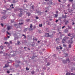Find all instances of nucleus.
<instances>
[{
  "label": "nucleus",
  "mask_w": 75,
  "mask_h": 75,
  "mask_svg": "<svg viewBox=\"0 0 75 75\" xmlns=\"http://www.w3.org/2000/svg\"><path fill=\"white\" fill-rule=\"evenodd\" d=\"M68 38H69L68 37H64V39L62 40V43H65V42H64V41L65 42H66V40H68Z\"/></svg>",
  "instance_id": "1"
},
{
  "label": "nucleus",
  "mask_w": 75,
  "mask_h": 75,
  "mask_svg": "<svg viewBox=\"0 0 75 75\" xmlns=\"http://www.w3.org/2000/svg\"><path fill=\"white\" fill-rule=\"evenodd\" d=\"M53 36V35H49V33H46L45 34V36L47 37H52Z\"/></svg>",
  "instance_id": "2"
},
{
  "label": "nucleus",
  "mask_w": 75,
  "mask_h": 75,
  "mask_svg": "<svg viewBox=\"0 0 75 75\" xmlns=\"http://www.w3.org/2000/svg\"><path fill=\"white\" fill-rule=\"evenodd\" d=\"M7 30H11V26H8L7 27Z\"/></svg>",
  "instance_id": "3"
},
{
  "label": "nucleus",
  "mask_w": 75,
  "mask_h": 75,
  "mask_svg": "<svg viewBox=\"0 0 75 75\" xmlns=\"http://www.w3.org/2000/svg\"><path fill=\"white\" fill-rule=\"evenodd\" d=\"M67 15H65V16H64L63 15H62V18H67Z\"/></svg>",
  "instance_id": "4"
},
{
  "label": "nucleus",
  "mask_w": 75,
  "mask_h": 75,
  "mask_svg": "<svg viewBox=\"0 0 75 75\" xmlns=\"http://www.w3.org/2000/svg\"><path fill=\"white\" fill-rule=\"evenodd\" d=\"M28 30V28H26L24 30V31L25 32L27 31V30Z\"/></svg>",
  "instance_id": "5"
},
{
  "label": "nucleus",
  "mask_w": 75,
  "mask_h": 75,
  "mask_svg": "<svg viewBox=\"0 0 75 75\" xmlns=\"http://www.w3.org/2000/svg\"><path fill=\"white\" fill-rule=\"evenodd\" d=\"M62 61L64 64H65V63H67V62H66V61L65 60H62Z\"/></svg>",
  "instance_id": "6"
},
{
  "label": "nucleus",
  "mask_w": 75,
  "mask_h": 75,
  "mask_svg": "<svg viewBox=\"0 0 75 75\" xmlns=\"http://www.w3.org/2000/svg\"><path fill=\"white\" fill-rule=\"evenodd\" d=\"M17 44H18V45H20V44H21V43H20V42L18 41H17Z\"/></svg>",
  "instance_id": "7"
},
{
  "label": "nucleus",
  "mask_w": 75,
  "mask_h": 75,
  "mask_svg": "<svg viewBox=\"0 0 75 75\" xmlns=\"http://www.w3.org/2000/svg\"><path fill=\"white\" fill-rule=\"evenodd\" d=\"M66 61H67V62H69V60L68 58L66 59Z\"/></svg>",
  "instance_id": "8"
},
{
  "label": "nucleus",
  "mask_w": 75,
  "mask_h": 75,
  "mask_svg": "<svg viewBox=\"0 0 75 75\" xmlns=\"http://www.w3.org/2000/svg\"><path fill=\"white\" fill-rule=\"evenodd\" d=\"M54 16H55L54 17H57V16H58V15L57 14H55L54 15Z\"/></svg>",
  "instance_id": "9"
},
{
  "label": "nucleus",
  "mask_w": 75,
  "mask_h": 75,
  "mask_svg": "<svg viewBox=\"0 0 75 75\" xmlns=\"http://www.w3.org/2000/svg\"><path fill=\"white\" fill-rule=\"evenodd\" d=\"M39 26L40 27H41L42 26V24H40L39 25Z\"/></svg>",
  "instance_id": "10"
},
{
  "label": "nucleus",
  "mask_w": 75,
  "mask_h": 75,
  "mask_svg": "<svg viewBox=\"0 0 75 75\" xmlns=\"http://www.w3.org/2000/svg\"><path fill=\"white\" fill-rule=\"evenodd\" d=\"M20 10L21 11H20V13H22L23 12V9H20Z\"/></svg>",
  "instance_id": "11"
},
{
  "label": "nucleus",
  "mask_w": 75,
  "mask_h": 75,
  "mask_svg": "<svg viewBox=\"0 0 75 75\" xmlns=\"http://www.w3.org/2000/svg\"><path fill=\"white\" fill-rule=\"evenodd\" d=\"M71 75V74L69 73H67L66 74V75Z\"/></svg>",
  "instance_id": "12"
},
{
  "label": "nucleus",
  "mask_w": 75,
  "mask_h": 75,
  "mask_svg": "<svg viewBox=\"0 0 75 75\" xmlns=\"http://www.w3.org/2000/svg\"><path fill=\"white\" fill-rule=\"evenodd\" d=\"M0 48L1 49V50H3V46H0Z\"/></svg>",
  "instance_id": "13"
},
{
  "label": "nucleus",
  "mask_w": 75,
  "mask_h": 75,
  "mask_svg": "<svg viewBox=\"0 0 75 75\" xmlns=\"http://www.w3.org/2000/svg\"><path fill=\"white\" fill-rule=\"evenodd\" d=\"M30 28H32V27H33V25L32 24H31L30 25Z\"/></svg>",
  "instance_id": "14"
},
{
  "label": "nucleus",
  "mask_w": 75,
  "mask_h": 75,
  "mask_svg": "<svg viewBox=\"0 0 75 75\" xmlns=\"http://www.w3.org/2000/svg\"><path fill=\"white\" fill-rule=\"evenodd\" d=\"M29 31H31V30H33V28H30L29 29Z\"/></svg>",
  "instance_id": "15"
},
{
  "label": "nucleus",
  "mask_w": 75,
  "mask_h": 75,
  "mask_svg": "<svg viewBox=\"0 0 75 75\" xmlns=\"http://www.w3.org/2000/svg\"><path fill=\"white\" fill-rule=\"evenodd\" d=\"M2 18H3L5 19V18H7V17H6L5 16H3Z\"/></svg>",
  "instance_id": "16"
},
{
  "label": "nucleus",
  "mask_w": 75,
  "mask_h": 75,
  "mask_svg": "<svg viewBox=\"0 0 75 75\" xmlns=\"http://www.w3.org/2000/svg\"><path fill=\"white\" fill-rule=\"evenodd\" d=\"M27 14H28V16H30V13H27Z\"/></svg>",
  "instance_id": "17"
},
{
  "label": "nucleus",
  "mask_w": 75,
  "mask_h": 75,
  "mask_svg": "<svg viewBox=\"0 0 75 75\" xmlns=\"http://www.w3.org/2000/svg\"><path fill=\"white\" fill-rule=\"evenodd\" d=\"M33 40H36V41H37V38L35 39V38H33Z\"/></svg>",
  "instance_id": "18"
},
{
  "label": "nucleus",
  "mask_w": 75,
  "mask_h": 75,
  "mask_svg": "<svg viewBox=\"0 0 75 75\" xmlns=\"http://www.w3.org/2000/svg\"><path fill=\"white\" fill-rule=\"evenodd\" d=\"M22 15V13H21L19 15V17H21V15Z\"/></svg>",
  "instance_id": "19"
},
{
  "label": "nucleus",
  "mask_w": 75,
  "mask_h": 75,
  "mask_svg": "<svg viewBox=\"0 0 75 75\" xmlns=\"http://www.w3.org/2000/svg\"><path fill=\"white\" fill-rule=\"evenodd\" d=\"M68 30H65V32L66 33H68Z\"/></svg>",
  "instance_id": "20"
},
{
  "label": "nucleus",
  "mask_w": 75,
  "mask_h": 75,
  "mask_svg": "<svg viewBox=\"0 0 75 75\" xmlns=\"http://www.w3.org/2000/svg\"><path fill=\"white\" fill-rule=\"evenodd\" d=\"M61 18H62V17H60L59 18V20H61Z\"/></svg>",
  "instance_id": "21"
},
{
  "label": "nucleus",
  "mask_w": 75,
  "mask_h": 75,
  "mask_svg": "<svg viewBox=\"0 0 75 75\" xmlns=\"http://www.w3.org/2000/svg\"><path fill=\"white\" fill-rule=\"evenodd\" d=\"M47 71H48V72H50V69L49 68V69H47Z\"/></svg>",
  "instance_id": "22"
},
{
  "label": "nucleus",
  "mask_w": 75,
  "mask_h": 75,
  "mask_svg": "<svg viewBox=\"0 0 75 75\" xmlns=\"http://www.w3.org/2000/svg\"><path fill=\"white\" fill-rule=\"evenodd\" d=\"M26 70H29L30 69H29L27 67H26Z\"/></svg>",
  "instance_id": "23"
},
{
  "label": "nucleus",
  "mask_w": 75,
  "mask_h": 75,
  "mask_svg": "<svg viewBox=\"0 0 75 75\" xmlns=\"http://www.w3.org/2000/svg\"><path fill=\"white\" fill-rule=\"evenodd\" d=\"M47 65H50V63H48L47 64Z\"/></svg>",
  "instance_id": "24"
},
{
  "label": "nucleus",
  "mask_w": 75,
  "mask_h": 75,
  "mask_svg": "<svg viewBox=\"0 0 75 75\" xmlns=\"http://www.w3.org/2000/svg\"><path fill=\"white\" fill-rule=\"evenodd\" d=\"M19 24H20V25H22V24H23V23H19Z\"/></svg>",
  "instance_id": "25"
},
{
  "label": "nucleus",
  "mask_w": 75,
  "mask_h": 75,
  "mask_svg": "<svg viewBox=\"0 0 75 75\" xmlns=\"http://www.w3.org/2000/svg\"><path fill=\"white\" fill-rule=\"evenodd\" d=\"M1 25L2 27H3V26H4V25H3V23H1Z\"/></svg>",
  "instance_id": "26"
},
{
  "label": "nucleus",
  "mask_w": 75,
  "mask_h": 75,
  "mask_svg": "<svg viewBox=\"0 0 75 75\" xmlns=\"http://www.w3.org/2000/svg\"><path fill=\"white\" fill-rule=\"evenodd\" d=\"M71 35V33H69V34H68V36H70Z\"/></svg>",
  "instance_id": "27"
},
{
  "label": "nucleus",
  "mask_w": 75,
  "mask_h": 75,
  "mask_svg": "<svg viewBox=\"0 0 75 75\" xmlns=\"http://www.w3.org/2000/svg\"><path fill=\"white\" fill-rule=\"evenodd\" d=\"M31 73L32 74H34V71H32Z\"/></svg>",
  "instance_id": "28"
},
{
  "label": "nucleus",
  "mask_w": 75,
  "mask_h": 75,
  "mask_svg": "<svg viewBox=\"0 0 75 75\" xmlns=\"http://www.w3.org/2000/svg\"><path fill=\"white\" fill-rule=\"evenodd\" d=\"M58 40H59V38H57L56 39V40L57 41H58Z\"/></svg>",
  "instance_id": "29"
},
{
  "label": "nucleus",
  "mask_w": 75,
  "mask_h": 75,
  "mask_svg": "<svg viewBox=\"0 0 75 75\" xmlns=\"http://www.w3.org/2000/svg\"><path fill=\"white\" fill-rule=\"evenodd\" d=\"M68 28L69 29H71V27H68Z\"/></svg>",
  "instance_id": "30"
},
{
  "label": "nucleus",
  "mask_w": 75,
  "mask_h": 75,
  "mask_svg": "<svg viewBox=\"0 0 75 75\" xmlns=\"http://www.w3.org/2000/svg\"><path fill=\"white\" fill-rule=\"evenodd\" d=\"M7 33L8 35H10V33L8 32V31H7Z\"/></svg>",
  "instance_id": "31"
},
{
  "label": "nucleus",
  "mask_w": 75,
  "mask_h": 75,
  "mask_svg": "<svg viewBox=\"0 0 75 75\" xmlns=\"http://www.w3.org/2000/svg\"><path fill=\"white\" fill-rule=\"evenodd\" d=\"M65 26H63L62 27V29H63V28H65Z\"/></svg>",
  "instance_id": "32"
},
{
  "label": "nucleus",
  "mask_w": 75,
  "mask_h": 75,
  "mask_svg": "<svg viewBox=\"0 0 75 75\" xmlns=\"http://www.w3.org/2000/svg\"><path fill=\"white\" fill-rule=\"evenodd\" d=\"M5 67H8V65H7L6 64L5 65Z\"/></svg>",
  "instance_id": "33"
},
{
  "label": "nucleus",
  "mask_w": 75,
  "mask_h": 75,
  "mask_svg": "<svg viewBox=\"0 0 75 75\" xmlns=\"http://www.w3.org/2000/svg\"><path fill=\"white\" fill-rule=\"evenodd\" d=\"M63 46L64 47H66V45H65L63 44Z\"/></svg>",
  "instance_id": "34"
},
{
  "label": "nucleus",
  "mask_w": 75,
  "mask_h": 75,
  "mask_svg": "<svg viewBox=\"0 0 75 75\" xmlns=\"http://www.w3.org/2000/svg\"><path fill=\"white\" fill-rule=\"evenodd\" d=\"M69 1L70 2H72L73 1V0H69Z\"/></svg>",
  "instance_id": "35"
},
{
  "label": "nucleus",
  "mask_w": 75,
  "mask_h": 75,
  "mask_svg": "<svg viewBox=\"0 0 75 75\" xmlns=\"http://www.w3.org/2000/svg\"><path fill=\"white\" fill-rule=\"evenodd\" d=\"M27 21H30V19H28L26 20Z\"/></svg>",
  "instance_id": "36"
},
{
  "label": "nucleus",
  "mask_w": 75,
  "mask_h": 75,
  "mask_svg": "<svg viewBox=\"0 0 75 75\" xmlns=\"http://www.w3.org/2000/svg\"><path fill=\"white\" fill-rule=\"evenodd\" d=\"M69 48H71V45H69Z\"/></svg>",
  "instance_id": "37"
},
{
  "label": "nucleus",
  "mask_w": 75,
  "mask_h": 75,
  "mask_svg": "<svg viewBox=\"0 0 75 75\" xmlns=\"http://www.w3.org/2000/svg\"><path fill=\"white\" fill-rule=\"evenodd\" d=\"M36 19H38V18H38V17H36Z\"/></svg>",
  "instance_id": "38"
},
{
  "label": "nucleus",
  "mask_w": 75,
  "mask_h": 75,
  "mask_svg": "<svg viewBox=\"0 0 75 75\" xmlns=\"http://www.w3.org/2000/svg\"><path fill=\"white\" fill-rule=\"evenodd\" d=\"M4 39H5V40H7V37H6V38H4Z\"/></svg>",
  "instance_id": "39"
},
{
  "label": "nucleus",
  "mask_w": 75,
  "mask_h": 75,
  "mask_svg": "<svg viewBox=\"0 0 75 75\" xmlns=\"http://www.w3.org/2000/svg\"><path fill=\"white\" fill-rule=\"evenodd\" d=\"M59 49L58 47L56 48V50H59Z\"/></svg>",
  "instance_id": "40"
},
{
  "label": "nucleus",
  "mask_w": 75,
  "mask_h": 75,
  "mask_svg": "<svg viewBox=\"0 0 75 75\" xmlns=\"http://www.w3.org/2000/svg\"><path fill=\"white\" fill-rule=\"evenodd\" d=\"M3 53V52L1 51H0V54H2Z\"/></svg>",
  "instance_id": "41"
},
{
  "label": "nucleus",
  "mask_w": 75,
  "mask_h": 75,
  "mask_svg": "<svg viewBox=\"0 0 75 75\" xmlns=\"http://www.w3.org/2000/svg\"><path fill=\"white\" fill-rule=\"evenodd\" d=\"M4 44H8V42H6Z\"/></svg>",
  "instance_id": "42"
},
{
  "label": "nucleus",
  "mask_w": 75,
  "mask_h": 75,
  "mask_svg": "<svg viewBox=\"0 0 75 75\" xmlns=\"http://www.w3.org/2000/svg\"><path fill=\"white\" fill-rule=\"evenodd\" d=\"M58 20H57L56 21V23H57V22H58Z\"/></svg>",
  "instance_id": "43"
},
{
  "label": "nucleus",
  "mask_w": 75,
  "mask_h": 75,
  "mask_svg": "<svg viewBox=\"0 0 75 75\" xmlns=\"http://www.w3.org/2000/svg\"><path fill=\"white\" fill-rule=\"evenodd\" d=\"M10 44H12V42L11 41H10Z\"/></svg>",
  "instance_id": "44"
},
{
  "label": "nucleus",
  "mask_w": 75,
  "mask_h": 75,
  "mask_svg": "<svg viewBox=\"0 0 75 75\" xmlns=\"http://www.w3.org/2000/svg\"><path fill=\"white\" fill-rule=\"evenodd\" d=\"M67 23V22H65V24L66 25H67V24H68V23Z\"/></svg>",
  "instance_id": "45"
},
{
  "label": "nucleus",
  "mask_w": 75,
  "mask_h": 75,
  "mask_svg": "<svg viewBox=\"0 0 75 75\" xmlns=\"http://www.w3.org/2000/svg\"><path fill=\"white\" fill-rule=\"evenodd\" d=\"M7 73H8V74H9V73H10V71H7Z\"/></svg>",
  "instance_id": "46"
},
{
  "label": "nucleus",
  "mask_w": 75,
  "mask_h": 75,
  "mask_svg": "<svg viewBox=\"0 0 75 75\" xmlns=\"http://www.w3.org/2000/svg\"><path fill=\"white\" fill-rule=\"evenodd\" d=\"M56 13L57 14H58V11H56Z\"/></svg>",
  "instance_id": "47"
},
{
  "label": "nucleus",
  "mask_w": 75,
  "mask_h": 75,
  "mask_svg": "<svg viewBox=\"0 0 75 75\" xmlns=\"http://www.w3.org/2000/svg\"><path fill=\"white\" fill-rule=\"evenodd\" d=\"M60 50H61V49H62V47H60Z\"/></svg>",
  "instance_id": "48"
},
{
  "label": "nucleus",
  "mask_w": 75,
  "mask_h": 75,
  "mask_svg": "<svg viewBox=\"0 0 75 75\" xmlns=\"http://www.w3.org/2000/svg\"><path fill=\"white\" fill-rule=\"evenodd\" d=\"M43 69H45L46 68H45V67H43Z\"/></svg>",
  "instance_id": "49"
},
{
  "label": "nucleus",
  "mask_w": 75,
  "mask_h": 75,
  "mask_svg": "<svg viewBox=\"0 0 75 75\" xmlns=\"http://www.w3.org/2000/svg\"><path fill=\"white\" fill-rule=\"evenodd\" d=\"M13 21H13V20H12V21H11V23H13Z\"/></svg>",
  "instance_id": "50"
},
{
  "label": "nucleus",
  "mask_w": 75,
  "mask_h": 75,
  "mask_svg": "<svg viewBox=\"0 0 75 75\" xmlns=\"http://www.w3.org/2000/svg\"><path fill=\"white\" fill-rule=\"evenodd\" d=\"M38 43H40V41H38Z\"/></svg>",
  "instance_id": "51"
},
{
  "label": "nucleus",
  "mask_w": 75,
  "mask_h": 75,
  "mask_svg": "<svg viewBox=\"0 0 75 75\" xmlns=\"http://www.w3.org/2000/svg\"><path fill=\"white\" fill-rule=\"evenodd\" d=\"M66 22L67 23H69V22H68V21H67Z\"/></svg>",
  "instance_id": "52"
},
{
  "label": "nucleus",
  "mask_w": 75,
  "mask_h": 75,
  "mask_svg": "<svg viewBox=\"0 0 75 75\" xmlns=\"http://www.w3.org/2000/svg\"><path fill=\"white\" fill-rule=\"evenodd\" d=\"M32 7L33 8H34V6H32Z\"/></svg>",
  "instance_id": "53"
},
{
  "label": "nucleus",
  "mask_w": 75,
  "mask_h": 75,
  "mask_svg": "<svg viewBox=\"0 0 75 75\" xmlns=\"http://www.w3.org/2000/svg\"><path fill=\"white\" fill-rule=\"evenodd\" d=\"M58 1H59V2H61V1H60V0H58Z\"/></svg>",
  "instance_id": "54"
},
{
  "label": "nucleus",
  "mask_w": 75,
  "mask_h": 75,
  "mask_svg": "<svg viewBox=\"0 0 75 75\" xmlns=\"http://www.w3.org/2000/svg\"><path fill=\"white\" fill-rule=\"evenodd\" d=\"M71 74L73 75H75V74H74L72 73Z\"/></svg>",
  "instance_id": "55"
},
{
  "label": "nucleus",
  "mask_w": 75,
  "mask_h": 75,
  "mask_svg": "<svg viewBox=\"0 0 75 75\" xmlns=\"http://www.w3.org/2000/svg\"><path fill=\"white\" fill-rule=\"evenodd\" d=\"M7 38H10V36H8L7 37Z\"/></svg>",
  "instance_id": "56"
},
{
  "label": "nucleus",
  "mask_w": 75,
  "mask_h": 75,
  "mask_svg": "<svg viewBox=\"0 0 75 75\" xmlns=\"http://www.w3.org/2000/svg\"><path fill=\"white\" fill-rule=\"evenodd\" d=\"M45 12L46 13H47V10H46L45 11Z\"/></svg>",
  "instance_id": "57"
},
{
  "label": "nucleus",
  "mask_w": 75,
  "mask_h": 75,
  "mask_svg": "<svg viewBox=\"0 0 75 75\" xmlns=\"http://www.w3.org/2000/svg\"><path fill=\"white\" fill-rule=\"evenodd\" d=\"M59 34H61V33L60 32H59Z\"/></svg>",
  "instance_id": "58"
},
{
  "label": "nucleus",
  "mask_w": 75,
  "mask_h": 75,
  "mask_svg": "<svg viewBox=\"0 0 75 75\" xmlns=\"http://www.w3.org/2000/svg\"><path fill=\"white\" fill-rule=\"evenodd\" d=\"M74 24H75L74 23H73V25H74Z\"/></svg>",
  "instance_id": "59"
},
{
  "label": "nucleus",
  "mask_w": 75,
  "mask_h": 75,
  "mask_svg": "<svg viewBox=\"0 0 75 75\" xmlns=\"http://www.w3.org/2000/svg\"><path fill=\"white\" fill-rule=\"evenodd\" d=\"M11 6H13V4H12L11 5Z\"/></svg>",
  "instance_id": "60"
},
{
  "label": "nucleus",
  "mask_w": 75,
  "mask_h": 75,
  "mask_svg": "<svg viewBox=\"0 0 75 75\" xmlns=\"http://www.w3.org/2000/svg\"><path fill=\"white\" fill-rule=\"evenodd\" d=\"M26 1H27L26 0L24 1L25 2H26Z\"/></svg>",
  "instance_id": "61"
},
{
  "label": "nucleus",
  "mask_w": 75,
  "mask_h": 75,
  "mask_svg": "<svg viewBox=\"0 0 75 75\" xmlns=\"http://www.w3.org/2000/svg\"><path fill=\"white\" fill-rule=\"evenodd\" d=\"M64 14H67V13H64Z\"/></svg>",
  "instance_id": "62"
},
{
  "label": "nucleus",
  "mask_w": 75,
  "mask_h": 75,
  "mask_svg": "<svg viewBox=\"0 0 75 75\" xmlns=\"http://www.w3.org/2000/svg\"><path fill=\"white\" fill-rule=\"evenodd\" d=\"M12 8H14V7H12Z\"/></svg>",
  "instance_id": "63"
},
{
  "label": "nucleus",
  "mask_w": 75,
  "mask_h": 75,
  "mask_svg": "<svg viewBox=\"0 0 75 75\" xmlns=\"http://www.w3.org/2000/svg\"><path fill=\"white\" fill-rule=\"evenodd\" d=\"M25 48H26V47H24V49H25Z\"/></svg>",
  "instance_id": "64"
}]
</instances>
